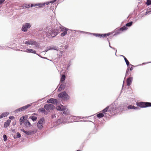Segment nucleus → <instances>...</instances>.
Wrapping results in <instances>:
<instances>
[{
	"mask_svg": "<svg viewBox=\"0 0 151 151\" xmlns=\"http://www.w3.org/2000/svg\"><path fill=\"white\" fill-rule=\"evenodd\" d=\"M58 96L59 98L65 101L68 100L69 99V96L65 91H63L59 93Z\"/></svg>",
	"mask_w": 151,
	"mask_h": 151,
	"instance_id": "1",
	"label": "nucleus"
},
{
	"mask_svg": "<svg viewBox=\"0 0 151 151\" xmlns=\"http://www.w3.org/2000/svg\"><path fill=\"white\" fill-rule=\"evenodd\" d=\"M60 29L61 32H63V33L60 34V36L63 37L65 36L66 34L72 32V30L69 29L63 26L60 27Z\"/></svg>",
	"mask_w": 151,
	"mask_h": 151,
	"instance_id": "2",
	"label": "nucleus"
},
{
	"mask_svg": "<svg viewBox=\"0 0 151 151\" xmlns=\"http://www.w3.org/2000/svg\"><path fill=\"white\" fill-rule=\"evenodd\" d=\"M58 32V30L54 29L52 30L50 32L47 34V35H48V37L50 38L54 37L57 35Z\"/></svg>",
	"mask_w": 151,
	"mask_h": 151,
	"instance_id": "3",
	"label": "nucleus"
},
{
	"mask_svg": "<svg viewBox=\"0 0 151 151\" xmlns=\"http://www.w3.org/2000/svg\"><path fill=\"white\" fill-rule=\"evenodd\" d=\"M137 105L140 108H146L151 106V103L141 102L138 103L137 104Z\"/></svg>",
	"mask_w": 151,
	"mask_h": 151,
	"instance_id": "4",
	"label": "nucleus"
},
{
	"mask_svg": "<svg viewBox=\"0 0 151 151\" xmlns=\"http://www.w3.org/2000/svg\"><path fill=\"white\" fill-rule=\"evenodd\" d=\"M31 27V25L30 23H25L22 25V28H21V31L24 32H26L27 31V29H30Z\"/></svg>",
	"mask_w": 151,
	"mask_h": 151,
	"instance_id": "5",
	"label": "nucleus"
},
{
	"mask_svg": "<svg viewBox=\"0 0 151 151\" xmlns=\"http://www.w3.org/2000/svg\"><path fill=\"white\" fill-rule=\"evenodd\" d=\"M45 119L44 117L40 119L37 124V126L39 129H41L43 128V123L45 122Z\"/></svg>",
	"mask_w": 151,
	"mask_h": 151,
	"instance_id": "6",
	"label": "nucleus"
},
{
	"mask_svg": "<svg viewBox=\"0 0 151 151\" xmlns=\"http://www.w3.org/2000/svg\"><path fill=\"white\" fill-rule=\"evenodd\" d=\"M44 108L47 111H49L50 110L54 109L55 108V106L51 104H45L44 105Z\"/></svg>",
	"mask_w": 151,
	"mask_h": 151,
	"instance_id": "7",
	"label": "nucleus"
},
{
	"mask_svg": "<svg viewBox=\"0 0 151 151\" xmlns=\"http://www.w3.org/2000/svg\"><path fill=\"white\" fill-rule=\"evenodd\" d=\"M63 114L65 115L66 117H67V119H70L71 116L69 114V111L66 108H63L62 111Z\"/></svg>",
	"mask_w": 151,
	"mask_h": 151,
	"instance_id": "8",
	"label": "nucleus"
},
{
	"mask_svg": "<svg viewBox=\"0 0 151 151\" xmlns=\"http://www.w3.org/2000/svg\"><path fill=\"white\" fill-rule=\"evenodd\" d=\"M110 35V33L107 34H96L93 33V35L99 37H105L107 36H109Z\"/></svg>",
	"mask_w": 151,
	"mask_h": 151,
	"instance_id": "9",
	"label": "nucleus"
},
{
	"mask_svg": "<svg viewBox=\"0 0 151 151\" xmlns=\"http://www.w3.org/2000/svg\"><path fill=\"white\" fill-rule=\"evenodd\" d=\"M63 116L62 117H60L58 119L57 122L58 124L64 123L66 122V120L67 119H66V117L65 116Z\"/></svg>",
	"mask_w": 151,
	"mask_h": 151,
	"instance_id": "10",
	"label": "nucleus"
},
{
	"mask_svg": "<svg viewBox=\"0 0 151 151\" xmlns=\"http://www.w3.org/2000/svg\"><path fill=\"white\" fill-rule=\"evenodd\" d=\"M58 102V101L57 99L54 98H50L47 101V103L54 104H57Z\"/></svg>",
	"mask_w": 151,
	"mask_h": 151,
	"instance_id": "11",
	"label": "nucleus"
},
{
	"mask_svg": "<svg viewBox=\"0 0 151 151\" xmlns=\"http://www.w3.org/2000/svg\"><path fill=\"white\" fill-rule=\"evenodd\" d=\"M48 50H53L58 51L59 50V48L58 47L54 45H51L47 47Z\"/></svg>",
	"mask_w": 151,
	"mask_h": 151,
	"instance_id": "12",
	"label": "nucleus"
},
{
	"mask_svg": "<svg viewBox=\"0 0 151 151\" xmlns=\"http://www.w3.org/2000/svg\"><path fill=\"white\" fill-rule=\"evenodd\" d=\"M39 5L37 4H26L24 5V6L25 8H28L30 7H32L33 6H37Z\"/></svg>",
	"mask_w": 151,
	"mask_h": 151,
	"instance_id": "13",
	"label": "nucleus"
},
{
	"mask_svg": "<svg viewBox=\"0 0 151 151\" xmlns=\"http://www.w3.org/2000/svg\"><path fill=\"white\" fill-rule=\"evenodd\" d=\"M21 131L24 132V133L28 135H31L33 134V131H25L24 129H21Z\"/></svg>",
	"mask_w": 151,
	"mask_h": 151,
	"instance_id": "14",
	"label": "nucleus"
},
{
	"mask_svg": "<svg viewBox=\"0 0 151 151\" xmlns=\"http://www.w3.org/2000/svg\"><path fill=\"white\" fill-rule=\"evenodd\" d=\"M31 105L32 104H28L27 105H26L25 106H23L22 107H20L19 109H21L22 111H24L25 110L27 109V108H29V107H30L31 106Z\"/></svg>",
	"mask_w": 151,
	"mask_h": 151,
	"instance_id": "15",
	"label": "nucleus"
},
{
	"mask_svg": "<svg viewBox=\"0 0 151 151\" xmlns=\"http://www.w3.org/2000/svg\"><path fill=\"white\" fill-rule=\"evenodd\" d=\"M132 80L133 78L132 77H130L128 78L127 80V86H128L131 85L132 82Z\"/></svg>",
	"mask_w": 151,
	"mask_h": 151,
	"instance_id": "16",
	"label": "nucleus"
},
{
	"mask_svg": "<svg viewBox=\"0 0 151 151\" xmlns=\"http://www.w3.org/2000/svg\"><path fill=\"white\" fill-rule=\"evenodd\" d=\"M24 52L28 53H31L33 54H36V52L35 50H33L32 49H27L25 50V51H24Z\"/></svg>",
	"mask_w": 151,
	"mask_h": 151,
	"instance_id": "17",
	"label": "nucleus"
},
{
	"mask_svg": "<svg viewBox=\"0 0 151 151\" xmlns=\"http://www.w3.org/2000/svg\"><path fill=\"white\" fill-rule=\"evenodd\" d=\"M50 3L49 1H48L47 2H46V3H37V4H39V5L38 6H39L38 8H40L43 6H44L45 4L47 5L49 4Z\"/></svg>",
	"mask_w": 151,
	"mask_h": 151,
	"instance_id": "18",
	"label": "nucleus"
},
{
	"mask_svg": "<svg viewBox=\"0 0 151 151\" xmlns=\"http://www.w3.org/2000/svg\"><path fill=\"white\" fill-rule=\"evenodd\" d=\"M11 121L10 120H8L6 122L4 123V128H6L9 126Z\"/></svg>",
	"mask_w": 151,
	"mask_h": 151,
	"instance_id": "19",
	"label": "nucleus"
},
{
	"mask_svg": "<svg viewBox=\"0 0 151 151\" xmlns=\"http://www.w3.org/2000/svg\"><path fill=\"white\" fill-rule=\"evenodd\" d=\"M32 45L34 46V48H39V47H40V44H39L38 42L35 41L34 42V43H33Z\"/></svg>",
	"mask_w": 151,
	"mask_h": 151,
	"instance_id": "20",
	"label": "nucleus"
},
{
	"mask_svg": "<svg viewBox=\"0 0 151 151\" xmlns=\"http://www.w3.org/2000/svg\"><path fill=\"white\" fill-rule=\"evenodd\" d=\"M35 41L32 40L27 41L24 42V44H25V45H32L33 44V42Z\"/></svg>",
	"mask_w": 151,
	"mask_h": 151,
	"instance_id": "21",
	"label": "nucleus"
},
{
	"mask_svg": "<svg viewBox=\"0 0 151 151\" xmlns=\"http://www.w3.org/2000/svg\"><path fill=\"white\" fill-rule=\"evenodd\" d=\"M65 88V86L64 84L62 83L60 86V87H59L58 89V91H60L62 90H63Z\"/></svg>",
	"mask_w": 151,
	"mask_h": 151,
	"instance_id": "22",
	"label": "nucleus"
},
{
	"mask_svg": "<svg viewBox=\"0 0 151 151\" xmlns=\"http://www.w3.org/2000/svg\"><path fill=\"white\" fill-rule=\"evenodd\" d=\"M24 116L21 117L19 119V123L20 125H22V124H23L24 121Z\"/></svg>",
	"mask_w": 151,
	"mask_h": 151,
	"instance_id": "23",
	"label": "nucleus"
},
{
	"mask_svg": "<svg viewBox=\"0 0 151 151\" xmlns=\"http://www.w3.org/2000/svg\"><path fill=\"white\" fill-rule=\"evenodd\" d=\"M128 109H139L138 107L133 106L132 105H129L128 106Z\"/></svg>",
	"mask_w": 151,
	"mask_h": 151,
	"instance_id": "24",
	"label": "nucleus"
},
{
	"mask_svg": "<svg viewBox=\"0 0 151 151\" xmlns=\"http://www.w3.org/2000/svg\"><path fill=\"white\" fill-rule=\"evenodd\" d=\"M124 59L126 64L127 66L128 67L129 66V65H131V66H132V65L130 64L129 63V61H128V60L127 58H125Z\"/></svg>",
	"mask_w": 151,
	"mask_h": 151,
	"instance_id": "25",
	"label": "nucleus"
},
{
	"mask_svg": "<svg viewBox=\"0 0 151 151\" xmlns=\"http://www.w3.org/2000/svg\"><path fill=\"white\" fill-rule=\"evenodd\" d=\"M24 125H25L26 127H28L30 125V124L28 120H27L26 121H25L24 122Z\"/></svg>",
	"mask_w": 151,
	"mask_h": 151,
	"instance_id": "26",
	"label": "nucleus"
},
{
	"mask_svg": "<svg viewBox=\"0 0 151 151\" xmlns=\"http://www.w3.org/2000/svg\"><path fill=\"white\" fill-rule=\"evenodd\" d=\"M104 113H99V114H97V117L99 118H102L104 116Z\"/></svg>",
	"mask_w": 151,
	"mask_h": 151,
	"instance_id": "27",
	"label": "nucleus"
},
{
	"mask_svg": "<svg viewBox=\"0 0 151 151\" xmlns=\"http://www.w3.org/2000/svg\"><path fill=\"white\" fill-rule=\"evenodd\" d=\"M122 31V30H121L119 29H118L116 30L115 31L114 35H118V34H121Z\"/></svg>",
	"mask_w": 151,
	"mask_h": 151,
	"instance_id": "28",
	"label": "nucleus"
},
{
	"mask_svg": "<svg viewBox=\"0 0 151 151\" xmlns=\"http://www.w3.org/2000/svg\"><path fill=\"white\" fill-rule=\"evenodd\" d=\"M127 29L128 28H127L126 26H124L123 27L120 28L119 29L121 31H123L127 30Z\"/></svg>",
	"mask_w": 151,
	"mask_h": 151,
	"instance_id": "29",
	"label": "nucleus"
},
{
	"mask_svg": "<svg viewBox=\"0 0 151 151\" xmlns=\"http://www.w3.org/2000/svg\"><path fill=\"white\" fill-rule=\"evenodd\" d=\"M109 109V106H108L106 107V108H105L102 111V113L105 114V113L107 112L108 111V110Z\"/></svg>",
	"mask_w": 151,
	"mask_h": 151,
	"instance_id": "30",
	"label": "nucleus"
},
{
	"mask_svg": "<svg viewBox=\"0 0 151 151\" xmlns=\"http://www.w3.org/2000/svg\"><path fill=\"white\" fill-rule=\"evenodd\" d=\"M66 77L65 75H63L62 76L61 79H60V82H64L65 80V79Z\"/></svg>",
	"mask_w": 151,
	"mask_h": 151,
	"instance_id": "31",
	"label": "nucleus"
},
{
	"mask_svg": "<svg viewBox=\"0 0 151 151\" xmlns=\"http://www.w3.org/2000/svg\"><path fill=\"white\" fill-rule=\"evenodd\" d=\"M30 118L32 120L33 122H35L37 119V117L35 116H31L30 117Z\"/></svg>",
	"mask_w": 151,
	"mask_h": 151,
	"instance_id": "32",
	"label": "nucleus"
},
{
	"mask_svg": "<svg viewBox=\"0 0 151 151\" xmlns=\"http://www.w3.org/2000/svg\"><path fill=\"white\" fill-rule=\"evenodd\" d=\"M132 22L131 21L129 23H128L126 24L125 26L126 27H130L131 26L132 24Z\"/></svg>",
	"mask_w": 151,
	"mask_h": 151,
	"instance_id": "33",
	"label": "nucleus"
},
{
	"mask_svg": "<svg viewBox=\"0 0 151 151\" xmlns=\"http://www.w3.org/2000/svg\"><path fill=\"white\" fill-rule=\"evenodd\" d=\"M45 109L43 108H41L39 109L38 110V111L41 112H44L45 111Z\"/></svg>",
	"mask_w": 151,
	"mask_h": 151,
	"instance_id": "34",
	"label": "nucleus"
},
{
	"mask_svg": "<svg viewBox=\"0 0 151 151\" xmlns=\"http://www.w3.org/2000/svg\"><path fill=\"white\" fill-rule=\"evenodd\" d=\"M20 111H22L20 109L18 108L17 109H16L14 111V112L15 113H18V112H20Z\"/></svg>",
	"mask_w": 151,
	"mask_h": 151,
	"instance_id": "35",
	"label": "nucleus"
},
{
	"mask_svg": "<svg viewBox=\"0 0 151 151\" xmlns=\"http://www.w3.org/2000/svg\"><path fill=\"white\" fill-rule=\"evenodd\" d=\"M128 67L127 69V70H126V72L125 77L128 76V72L129 70V66H128V67Z\"/></svg>",
	"mask_w": 151,
	"mask_h": 151,
	"instance_id": "36",
	"label": "nucleus"
},
{
	"mask_svg": "<svg viewBox=\"0 0 151 151\" xmlns=\"http://www.w3.org/2000/svg\"><path fill=\"white\" fill-rule=\"evenodd\" d=\"M9 114V113L8 112H5L2 113V117H5V116H6L7 115H8Z\"/></svg>",
	"mask_w": 151,
	"mask_h": 151,
	"instance_id": "37",
	"label": "nucleus"
},
{
	"mask_svg": "<svg viewBox=\"0 0 151 151\" xmlns=\"http://www.w3.org/2000/svg\"><path fill=\"white\" fill-rule=\"evenodd\" d=\"M151 4V0H147L146 2V4L147 6L150 5Z\"/></svg>",
	"mask_w": 151,
	"mask_h": 151,
	"instance_id": "38",
	"label": "nucleus"
},
{
	"mask_svg": "<svg viewBox=\"0 0 151 151\" xmlns=\"http://www.w3.org/2000/svg\"><path fill=\"white\" fill-rule=\"evenodd\" d=\"M109 45V47H110V48L113 49V50H114L115 51V55H116V51H117V50H116V49H115V48L112 47V46H111V45L110 44Z\"/></svg>",
	"mask_w": 151,
	"mask_h": 151,
	"instance_id": "39",
	"label": "nucleus"
},
{
	"mask_svg": "<svg viewBox=\"0 0 151 151\" xmlns=\"http://www.w3.org/2000/svg\"><path fill=\"white\" fill-rule=\"evenodd\" d=\"M56 109H57V110L58 111H62V109L61 108V107L60 106H57V107H56Z\"/></svg>",
	"mask_w": 151,
	"mask_h": 151,
	"instance_id": "40",
	"label": "nucleus"
},
{
	"mask_svg": "<svg viewBox=\"0 0 151 151\" xmlns=\"http://www.w3.org/2000/svg\"><path fill=\"white\" fill-rule=\"evenodd\" d=\"M4 140V141H6L7 140V136L5 134H4L3 135Z\"/></svg>",
	"mask_w": 151,
	"mask_h": 151,
	"instance_id": "41",
	"label": "nucleus"
},
{
	"mask_svg": "<svg viewBox=\"0 0 151 151\" xmlns=\"http://www.w3.org/2000/svg\"><path fill=\"white\" fill-rule=\"evenodd\" d=\"M17 138H20L21 137V135L19 133L17 132Z\"/></svg>",
	"mask_w": 151,
	"mask_h": 151,
	"instance_id": "42",
	"label": "nucleus"
},
{
	"mask_svg": "<svg viewBox=\"0 0 151 151\" xmlns=\"http://www.w3.org/2000/svg\"><path fill=\"white\" fill-rule=\"evenodd\" d=\"M81 32L82 33H85L87 34H91V35H93V33H91L88 32H84L83 31H81Z\"/></svg>",
	"mask_w": 151,
	"mask_h": 151,
	"instance_id": "43",
	"label": "nucleus"
},
{
	"mask_svg": "<svg viewBox=\"0 0 151 151\" xmlns=\"http://www.w3.org/2000/svg\"><path fill=\"white\" fill-rule=\"evenodd\" d=\"M81 32L82 33H85L87 34H91V35H93V33H91L88 32H84L83 31H81Z\"/></svg>",
	"mask_w": 151,
	"mask_h": 151,
	"instance_id": "44",
	"label": "nucleus"
},
{
	"mask_svg": "<svg viewBox=\"0 0 151 151\" xmlns=\"http://www.w3.org/2000/svg\"><path fill=\"white\" fill-rule=\"evenodd\" d=\"M132 66H131V65H129V70H130V71H132V70H133V68H132Z\"/></svg>",
	"mask_w": 151,
	"mask_h": 151,
	"instance_id": "45",
	"label": "nucleus"
},
{
	"mask_svg": "<svg viewBox=\"0 0 151 151\" xmlns=\"http://www.w3.org/2000/svg\"><path fill=\"white\" fill-rule=\"evenodd\" d=\"M56 1V0H53V1H51L49 2H50V3L52 4V3L55 2Z\"/></svg>",
	"mask_w": 151,
	"mask_h": 151,
	"instance_id": "46",
	"label": "nucleus"
},
{
	"mask_svg": "<svg viewBox=\"0 0 151 151\" xmlns=\"http://www.w3.org/2000/svg\"><path fill=\"white\" fill-rule=\"evenodd\" d=\"M5 0H0V4L3 3Z\"/></svg>",
	"mask_w": 151,
	"mask_h": 151,
	"instance_id": "47",
	"label": "nucleus"
},
{
	"mask_svg": "<svg viewBox=\"0 0 151 151\" xmlns=\"http://www.w3.org/2000/svg\"><path fill=\"white\" fill-rule=\"evenodd\" d=\"M70 63L69 62V63L68 64V65L67 66V69H68V68L70 66Z\"/></svg>",
	"mask_w": 151,
	"mask_h": 151,
	"instance_id": "48",
	"label": "nucleus"
},
{
	"mask_svg": "<svg viewBox=\"0 0 151 151\" xmlns=\"http://www.w3.org/2000/svg\"><path fill=\"white\" fill-rule=\"evenodd\" d=\"M14 118V116H10L9 117V119H12Z\"/></svg>",
	"mask_w": 151,
	"mask_h": 151,
	"instance_id": "49",
	"label": "nucleus"
},
{
	"mask_svg": "<svg viewBox=\"0 0 151 151\" xmlns=\"http://www.w3.org/2000/svg\"><path fill=\"white\" fill-rule=\"evenodd\" d=\"M41 58H44V59H47V60H49L50 61H51V60H49L48 59H47V58H46V57H41Z\"/></svg>",
	"mask_w": 151,
	"mask_h": 151,
	"instance_id": "50",
	"label": "nucleus"
},
{
	"mask_svg": "<svg viewBox=\"0 0 151 151\" xmlns=\"http://www.w3.org/2000/svg\"><path fill=\"white\" fill-rule=\"evenodd\" d=\"M151 12V11H148V12H146V13H145V14H147V13H150V12Z\"/></svg>",
	"mask_w": 151,
	"mask_h": 151,
	"instance_id": "51",
	"label": "nucleus"
},
{
	"mask_svg": "<svg viewBox=\"0 0 151 151\" xmlns=\"http://www.w3.org/2000/svg\"><path fill=\"white\" fill-rule=\"evenodd\" d=\"M36 54L37 55V56H40V57H41H41H42L41 56V55H40V54H39L36 53V54Z\"/></svg>",
	"mask_w": 151,
	"mask_h": 151,
	"instance_id": "52",
	"label": "nucleus"
},
{
	"mask_svg": "<svg viewBox=\"0 0 151 151\" xmlns=\"http://www.w3.org/2000/svg\"><path fill=\"white\" fill-rule=\"evenodd\" d=\"M121 56H122V57H123V58H124V59H125V58H125V56H124V55H121Z\"/></svg>",
	"mask_w": 151,
	"mask_h": 151,
	"instance_id": "53",
	"label": "nucleus"
},
{
	"mask_svg": "<svg viewBox=\"0 0 151 151\" xmlns=\"http://www.w3.org/2000/svg\"><path fill=\"white\" fill-rule=\"evenodd\" d=\"M42 33L43 34H47V33L45 32V31H43Z\"/></svg>",
	"mask_w": 151,
	"mask_h": 151,
	"instance_id": "54",
	"label": "nucleus"
},
{
	"mask_svg": "<svg viewBox=\"0 0 151 151\" xmlns=\"http://www.w3.org/2000/svg\"><path fill=\"white\" fill-rule=\"evenodd\" d=\"M4 47H2L1 46H0V49H4Z\"/></svg>",
	"mask_w": 151,
	"mask_h": 151,
	"instance_id": "55",
	"label": "nucleus"
},
{
	"mask_svg": "<svg viewBox=\"0 0 151 151\" xmlns=\"http://www.w3.org/2000/svg\"><path fill=\"white\" fill-rule=\"evenodd\" d=\"M2 118V116L1 115H0V119H1Z\"/></svg>",
	"mask_w": 151,
	"mask_h": 151,
	"instance_id": "56",
	"label": "nucleus"
},
{
	"mask_svg": "<svg viewBox=\"0 0 151 151\" xmlns=\"http://www.w3.org/2000/svg\"><path fill=\"white\" fill-rule=\"evenodd\" d=\"M151 63V62H148V63H145L146 64H147V63ZM145 63H143L142 64H144Z\"/></svg>",
	"mask_w": 151,
	"mask_h": 151,
	"instance_id": "57",
	"label": "nucleus"
},
{
	"mask_svg": "<svg viewBox=\"0 0 151 151\" xmlns=\"http://www.w3.org/2000/svg\"><path fill=\"white\" fill-rule=\"evenodd\" d=\"M67 48V46H65V49H66Z\"/></svg>",
	"mask_w": 151,
	"mask_h": 151,
	"instance_id": "58",
	"label": "nucleus"
},
{
	"mask_svg": "<svg viewBox=\"0 0 151 151\" xmlns=\"http://www.w3.org/2000/svg\"><path fill=\"white\" fill-rule=\"evenodd\" d=\"M49 50H47H47L44 51V52H47V51H48Z\"/></svg>",
	"mask_w": 151,
	"mask_h": 151,
	"instance_id": "59",
	"label": "nucleus"
},
{
	"mask_svg": "<svg viewBox=\"0 0 151 151\" xmlns=\"http://www.w3.org/2000/svg\"><path fill=\"white\" fill-rule=\"evenodd\" d=\"M108 42H109V45L110 44V42H109V40H108Z\"/></svg>",
	"mask_w": 151,
	"mask_h": 151,
	"instance_id": "60",
	"label": "nucleus"
},
{
	"mask_svg": "<svg viewBox=\"0 0 151 151\" xmlns=\"http://www.w3.org/2000/svg\"><path fill=\"white\" fill-rule=\"evenodd\" d=\"M25 50H21V51H24H24H25Z\"/></svg>",
	"mask_w": 151,
	"mask_h": 151,
	"instance_id": "61",
	"label": "nucleus"
},
{
	"mask_svg": "<svg viewBox=\"0 0 151 151\" xmlns=\"http://www.w3.org/2000/svg\"><path fill=\"white\" fill-rule=\"evenodd\" d=\"M52 116V118L53 119V116Z\"/></svg>",
	"mask_w": 151,
	"mask_h": 151,
	"instance_id": "62",
	"label": "nucleus"
},
{
	"mask_svg": "<svg viewBox=\"0 0 151 151\" xmlns=\"http://www.w3.org/2000/svg\"><path fill=\"white\" fill-rule=\"evenodd\" d=\"M16 124V122H15V123H14V125H15Z\"/></svg>",
	"mask_w": 151,
	"mask_h": 151,
	"instance_id": "63",
	"label": "nucleus"
},
{
	"mask_svg": "<svg viewBox=\"0 0 151 151\" xmlns=\"http://www.w3.org/2000/svg\"><path fill=\"white\" fill-rule=\"evenodd\" d=\"M16 124V122H15V123H14V125H15Z\"/></svg>",
	"mask_w": 151,
	"mask_h": 151,
	"instance_id": "64",
	"label": "nucleus"
}]
</instances>
